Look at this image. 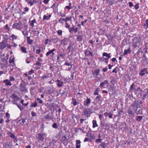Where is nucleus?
Here are the masks:
<instances>
[{
	"instance_id": "f257e3e1",
	"label": "nucleus",
	"mask_w": 148,
	"mask_h": 148,
	"mask_svg": "<svg viewBox=\"0 0 148 148\" xmlns=\"http://www.w3.org/2000/svg\"><path fill=\"white\" fill-rule=\"evenodd\" d=\"M136 42H134L133 43V46L135 48H139L142 45V42L141 41V38L140 37H136Z\"/></svg>"
},
{
	"instance_id": "f03ea898",
	"label": "nucleus",
	"mask_w": 148,
	"mask_h": 148,
	"mask_svg": "<svg viewBox=\"0 0 148 148\" xmlns=\"http://www.w3.org/2000/svg\"><path fill=\"white\" fill-rule=\"evenodd\" d=\"M45 135V133H39L37 135V136L36 138L39 142H43L44 140V136Z\"/></svg>"
},
{
	"instance_id": "7ed1b4c3",
	"label": "nucleus",
	"mask_w": 148,
	"mask_h": 148,
	"mask_svg": "<svg viewBox=\"0 0 148 148\" xmlns=\"http://www.w3.org/2000/svg\"><path fill=\"white\" fill-rule=\"evenodd\" d=\"M68 139L65 136H62L61 139V142L65 146H66L68 143Z\"/></svg>"
},
{
	"instance_id": "20e7f679",
	"label": "nucleus",
	"mask_w": 148,
	"mask_h": 148,
	"mask_svg": "<svg viewBox=\"0 0 148 148\" xmlns=\"http://www.w3.org/2000/svg\"><path fill=\"white\" fill-rule=\"evenodd\" d=\"M110 53H106L104 52L103 54V57H106V58H105V61L106 64H107L108 61V59L111 57L110 56Z\"/></svg>"
},
{
	"instance_id": "39448f33",
	"label": "nucleus",
	"mask_w": 148,
	"mask_h": 148,
	"mask_svg": "<svg viewBox=\"0 0 148 148\" xmlns=\"http://www.w3.org/2000/svg\"><path fill=\"white\" fill-rule=\"evenodd\" d=\"M22 24L21 23L19 22V23H14L12 25L13 28H16L18 29H20L22 27L21 25Z\"/></svg>"
},
{
	"instance_id": "423d86ee",
	"label": "nucleus",
	"mask_w": 148,
	"mask_h": 148,
	"mask_svg": "<svg viewBox=\"0 0 148 148\" xmlns=\"http://www.w3.org/2000/svg\"><path fill=\"white\" fill-rule=\"evenodd\" d=\"M7 41L3 40L0 42V48L1 49H5L6 47L7 44Z\"/></svg>"
},
{
	"instance_id": "0eeeda50",
	"label": "nucleus",
	"mask_w": 148,
	"mask_h": 148,
	"mask_svg": "<svg viewBox=\"0 0 148 148\" xmlns=\"http://www.w3.org/2000/svg\"><path fill=\"white\" fill-rule=\"evenodd\" d=\"M83 115H87L92 113V110L90 109H85L83 111Z\"/></svg>"
},
{
	"instance_id": "6e6552de",
	"label": "nucleus",
	"mask_w": 148,
	"mask_h": 148,
	"mask_svg": "<svg viewBox=\"0 0 148 148\" xmlns=\"http://www.w3.org/2000/svg\"><path fill=\"white\" fill-rule=\"evenodd\" d=\"M52 76L51 73H46L41 77L42 79H45L49 78Z\"/></svg>"
},
{
	"instance_id": "1a4fd4ad",
	"label": "nucleus",
	"mask_w": 148,
	"mask_h": 148,
	"mask_svg": "<svg viewBox=\"0 0 148 148\" xmlns=\"http://www.w3.org/2000/svg\"><path fill=\"white\" fill-rule=\"evenodd\" d=\"M84 53L85 55L92 57L93 56L92 53L90 52L88 49L85 51Z\"/></svg>"
},
{
	"instance_id": "9d476101",
	"label": "nucleus",
	"mask_w": 148,
	"mask_h": 148,
	"mask_svg": "<svg viewBox=\"0 0 148 148\" xmlns=\"http://www.w3.org/2000/svg\"><path fill=\"white\" fill-rule=\"evenodd\" d=\"M91 102V100L90 98H87L86 100L84 101V105L88 106H89Z\"/></svg>"
},
{
	"instance_id": "9b49d317",
	"label": "nucleus",
	"mask_w": 148,
	"mask_h": 148,
	"mask_svg": "<svg viewBox=\"0 0 148 148\" xmlns=\"http://www.w3.org/2000/svg\"><path fill=\"white\" fill-rule=\"evenodd\" d=\"M109 81L108 80H105L104 82H102L100 83L99 86L101 88H103L104 86L106 84H108Z\"/></svg>"
},
{
	"instance_id": "f8f14e48",
	"label": "nucleus",
	"mask_w": 148,
	"mask_h": 148,
	"mask_svg": "<svg viewBox=\"0 0 148 148\" xmlns=\"http://www.w3.org/2000/svg\"><path fill=\"white\" fill-rule=\"evenodd\" d=\"M143 54V51L141 50V49H138L136 53L137 55L139 58L142 57Z\"/></svg>"
},
{
	"instance_id": "ddd939ff",
	"label": "nucleus",
	"mask_w": 148,
	"mask_h": 148,
	"mask_svg": "<svg viewBox=\"0 0 148 148\" xmlns=\"http://www.w3.org/2000/svg\"><path fill=\"white\" fill-rule=\"evenodd\" d=\"M3 82L5 84V85L6 86H11L12 85L8 79H6L4 80L3 81Z\"/></svg>"
},
{
	"instance_id": "4468645a",
	"label": "nucleus",
	"mask_w": 148,
	"mask_h": 148,
	"mask_svg": "<svg viewBox=\"0 0 148 148\" xmlns=\"http://www.w3.org/2000/svg\"><path fill=\"white\" fill-rule=\"evenodd\" d=\"M61 41L63 44L64 45H67L69 42V39L68 38H65L61 40Z\"/></svg>"
},
{
	"instance_id": "2eb2a0df",
	"label": "nucleus",
	"mask_w": 148,
	"mask_h": 148,
	"mask_svg": "<svg viewBox=\"0 0 148 148\" xmlns=\"http://www.w3.org/2000/svg\"><path fill=\"white\" fill-rule=\"evenodd\" d=\"M27 43L32 45L34 42V40L33 39L30 40V37L28 36L27 37Z\"/></svg>"
},
{
	"instance_id": "dca6fc26",
	"label": "nucleus",
	"mask_w": 148,
	"mask_h": 148,
	"mask_svg": "<svg viewBox=\"0 0 148 148\" xmlns=\"http://www.w3.org/2000/svg\"><path fill=\"white\" fill-rule=\"evenodd\" d=\"M59 40V39L58 38V37H56L54 38L51 39L50 40H49V42H53L54 44H56L58 42Z\"/></svg>"
},
{
	"instance_id": "f3484780",
	"label": "nucleus",
	"mask_w": 148,
	"mask_h": 148,
	"mask_svg": "<svg viewBox=\"0 0 148 148\" xmlns=\"http://www.w3.org/2000/svg\"><path fill=\"white\" fill-rule=\"evenodd\" d=\"M56 81L57 86L58 87H62L63 85V82L59 80H57Z\"/></svg>"
},
{
	"instance_id": "a211bd4d",
	"label": "nucleus",
	"mask_w": 148,
	"mask_h": 148,
	"mask_svg": "<svg viewBox=\"0 0 148 148\" xmlns=\"http://www.w3.org/2000/svg\"><path fill=\"white\" fill-rule=\"evenodd\" d=\"M76 148H80L81 147V141L79 140H76Z\"/></svg>"
},
{
	"instance_id": "6ab92c4d",
	"label": "nucleus",
	"mask_w": 148,
	"mask_h": 148,
	"mask_svg": "<svg viewBox=\"0 0 148 148\" xmlns=\"http://www.w3.org/2000/svg\"><path fill=\"white\" fill-rule=\"evenodd\" d=\"M131 51L130 49V48H129L127 49H125L124 50V52L123 54L124 55H126L128 53H129L130 54L131 53Z\"/></svg>"
},
{
	"instance_id": "aec40b11",
	"label": "nucleus",
	"mask_w": 148,
	"mask_h": 148,
	"mask_svg": "<svg viewBox=\"0 0 148 148\" xmlns=\"http://www.w3.org/2000/svg\"><path fill=\"white\" fill-rule=\"evenodd\" d=\"M128 113L131 116H134V114L132 110L130 108L127 110Z\"/></svg>"
},
{
	"instance_id": "412c9836",
	"label": "nucleus",
	"mask_w": 148,
	"mask_h": 148,
	"mask_svg": "<svg viewBox=\"0 0 148 148\" xmlns=\"http://www.w3.org/2000/svg\"><path fill=\"white\" fill-rule=\"evenodd\" d=\"M83 39V36L81 35H78L77 36V40L78 42L82 41Z\"/></svg>"
},
{
	"instance_id": "4be33fe9",
	"label": "nucleus",
	"mask_w": 148,
	"mask_h": 148,
	"mask_svg": "<svg viewBox=\"0 0 148 148\" xmlns=\"http://www.w3.org/2000/svg\"><path fill=\"white\" fill-rule=\"evenodd\" d=\"M9 136L11 138L14 139H17V138L11 132H8V133Z\"/></svg>"
},
{
	"instance_id": "5701e85b",
	"label": "nucleus",
	"mask_w": 148,
	"mask_h": 148,
	"mask_svg": "<svg viewBox=\"0 0 148 148\" xmlns=\"http://www.w3.org/2000/svg\"><path fill=\"white\" fill-rule=\"evenodd\" d=\"M44 118L46 119H52L53 118V116L51 115L50 114H48L45 116Z\"/></svg>"
},
{
	"instance_id": "b1692460",
	"label": "nucleus",
	"mask_w": 148,
	"mask_h": 148,
	"mask_svg": "<svg viewBox=\"0 0 148 148\" xmlns=\"http://www.w3.org/2000/svg\"><path fill=\"white\" fill-rule=\"evenodd\" d=\"M93 125L92 127L93 128H95L97 127L98 126L97 124V121L95 120H93L92 122Z\"/></svg>"
},
{
	"instance_id": "393cba45",
	"label": "nucleus",
	"mask_w": 148,
	"mask_h": 148,
	"mask_svg": "<svg viewBox=\"0 0 148 148\" xmlns=\"http://www.w3.org/2000/svg\"><path fill=\"white\" fill-rule=\"evenodd\" d=\"M135 84L134 83L131 85L130 88V90L131 91H133L135 90Z\"/></svg>"
},
{
	"instance_id": "a878e982",
	"label": "nucleus",
	"mask_w": 148,
	"mask_h": 148,
	"mask_svg": "<svg viewBox=\"0 0 148 148\" xmlns=\"http://www.w3.org/2000/svg\"><path fill=\"white\" fill-rule=\"evenodd\" d=\"M21 49L23 53H26L27 52L26 48L22 46L21 47Z\"/></svg>"
},
{
	"instance_id": "bb28decb",
	"label": "nucleus",
	"mask_w": 148,
	"mask_h": 148,
	"mask_svg": "<svg viewBox=\"0 0 148 148\" xmlns=\"http://www.w3.org/2000/svg\"><path fill=\"white\" fill-rule=\"evenodd\" d=\"M73 45L72 44V43L70 42L69 44V46L67 48V49L69 50V53L71 51V47H72Z\"/></svg>"
},
{
	"instance_id": "cd10ccee",
	"label": "nucleus",
	"mask_w": 148,
	"mask_h": 148,
	"mask_svg": "<svg viewBox=\"0 0 148 148\" xmlns=\"http://www.w3.org/2000/svg\"><path fill=\"white\" fill-rule=\"evenodd\" d=\"M71 103L74 106H76L77 104V102L75 99H72V102H71Z\"/></svg>"
},
{
	"instance_id": "c85d7f7f",
	"label": "nucleus",
	"mask_w": 148,
	"mask_h": 148,
	"mask_svg": "<svg viewBox=\"0 0 148 148\" xmlns=\"http://www.w3.org/2000/svg\"><path fill=\"white\" fill-rule=\"evenodd\" d=\"M100 91V89L99 88H96L94 94L95 95H99V92Z\"/></svg>"
},
{
	"instance_id": "c756f323",
	"label": "nucleus",
	"mask_w": 148,
	"mask_h": 148,
	"mask_svg": "<svg viewBox=\"0 0 148 148\" xmlns=\"http://www.w3.org/2000/svg\"><path fill=\"white\" fill-rule=\"evenodd\" d=\"M72 17L70 16L69 17H66L65 18H64V21L66 22L67 21H71Z\"/></svg>"
},
{
	"instance_id": "7c9ffc66",
	"label": "nucleus",
	"mask_w": 148,
	"mask_h": 148,
	"mask_svg": "<svg viewBox=\"0 0 148 148\" xmlns=\"http://www.w3.org/2000/svg\"><path fill=\"white\" fill-rule=\"evenodd\" d=\"M75 29V26L74 25H73V27L70 28L69 29V32L70 33H72L73 31L74 32Z\"/></svg>"
},
{
	"instance_id": "2f4dec72",
	"label": "nucleus",
	"mask_w": 148,
	"mask_h": 148,
	"mask_svg": "<svg viewBox=\"0 0 148 148\" xmlns=\"http://www.w3.org/2000/svg\"><path fill=\"white\" fill-rule=\"evenodd\" d=\"M136 108H140L142 106V105H140L138 101H136Z\"/></svg>"
},
{
	"instance_id": "473e14b6",
	"label": "nucleus",
	"mask_w": 148,
	"mask_h": 148,
	"mask_svg": "<svg viewBox=\"0 0 148 148\" xmlns=\"http://www.w3.org/2000/svg\"><path fill=\"white\" fill-rule=\"evenodd\" d=\"M143 54H142V57L143 58V60H146L147 59V57L146 55L145 52H144L143 51Z\"/></svg>"
},
{
	"instance_id": "72a5a7b5",
	"label": "nucleus",
	"mask_w": 148,
	"mask_h": 148,
	"mask_svg": "<svg viewBox=\"0 0 148 148\" xmlns=\"http://www.w3.org/2000/svg\"><path fill=\"white\" fill-rule=\"evenodd\" d=\"M142 117L141 116H137L136 117V121L139 122L142 120Z\"/></svg>"
},
{
	"instance_id": "f704fd0d",
	"label": "nucleus",
	"mask_w": 148,
	"mask_h": 148,
	"mask_svg": "<svg viewBox=\"0 0 148 148\" xmlns=\"http://www.w3.org/2000/svg\"><path fill=\"white\" fill-rule=\"evenodd\" d=\"M37 106V103L36 102H35L34 103H32L31 105V106L32 107H36Z\"/></svg>"
},
{
	"instance_id": "c9c22d12",
	"label": "nucleus",
	"mask_w": 148,
	"mask_h": 148,
	"mask_svg": "<svg viewBox=\"0 0 148 148\" xmlns=\"http://www.w3.org/2000/svg\"><path fill=\"white\" fill-rule=\"evenodd\" d=\"M49 19L48 16H46L45 15L43 16V20H47L48 21Z\"/></svg>"
},
{
	"instance_id": "e433bc0d",
	"label": "nucleus",
	"mask_w": 148,
	"mask_h": 148,
	"mask_svg": "<svg viewBox=\"0 0 148 148\" xmlns=\"http://www.w3.org/2000/svg\"><path fill=\"white\" fill-rule=\"evenodd\" d=\"M52 127L55 129H57L58 128V126L57 124L56 123H54L52 125Z\"/></svg>"
},
{
	"instance_id": "4c0bfd02",
	"label": "nucleus",
	"mask_w": 148,
	"mask_h": 148,
	"mask_svg": "<svg viewBox=\"0 0 148 148\" xmlns=\"http://www.w3.org/2000/svg\"><path fill=\"white\" fill-rule=\"evenodd\" d=\"M10 37L12 38V40H15L17 38V36L14 34H12Z\"/></svg>"
},
{
	"instance_id": "58836bf2",
	"label": "nucleus",
	"mask_w": 148,
	"mask_h": 148,
	"mask_svg": "<svg viewBox=\"0 0 148 148\" xmlns=\"http://www.w3.org/2000/svg\"><path fill=\"white\" fill-rule=\"evenodd\" d=\"M57 33L59 36H61L62 34V30L60 29L57 31Z\"/></svg>"
},
{
	"instance_id": "ea45409f",
	"label": "nucleus",
	"mask_w": 148,
	"mask_h": 148,
	"mask_svg": "<svg viewBox=\"0 0 148 148\" xmlns=\"http://www.w3.org/2000/svg\"><path fill=\"white\" fill-rule=\"evenodd\" d=\"M101 96L100 95H98L95 98L98 101H100L101 100Z\"/></svg>"
},
{
	"instance_id": "a19ab883",
	"label": "nucleus",
	"mask_w": 148,
	"mask_h": 148,
	"mask_svg": "<svg viewBox=\"0 0 148 148\" xmlns=\"http://www.w3.org/2000/svg\"><path fill=\"white\" fill-rule=\"evenodd\" d=\"M14 58L13 57L12 58V59L11 58H10L9 60V63L11 64L12 63H13L14 62Z\"/></svg>"
},
{
	"instance_id": "79ce46f5",
	"label": "nucleus",
	"mask_w": 148,
	"mask_h": 148,
	"mask_svg": "<svg viewBox=\"0 0 148 148\" xmlns=\"http://www.w3.org/2000/svg\"><path fill=\"white\" fill-rule=\"evenodd\" d=\"M9 79H10L9 80L10 81V82H12V81H15V79L14 77H13L12 76H10L9 77Z\"/></svg>"
},
{
	"instance_id": "37998d69",
	"label": "nucleus",
	"mask_w": 148,
	"mask_h": 148,
	"mask_svg": "<svg viewBox=\"0 0 148 148\" xmlns=\"http://www.w3.org/2000/svg\"><path fill=\"white\" fill-rule=\"evenodd\" d=\"M100 70L99 69H97L95 70V73L96 74V75L97 76L98 73H99Z\"/></svg>"
},
{
	"instance_id": "c03bdc74",
	"label": "nucleus",
	"mask_w": 148,
	"mask_h": 148,
	"mask_svg": "<svg viewBox=\"0 0 148 148\" xmlns=\"http://www.w3.org/2000/svg\"><path fill=\"white\" fill-rule=\"evenodd\" d=\"M16 105H17L18 108L20 109L21 111H22L23 110L20 104H16Z\"/></svg>"
},
{
	"instance_id": "a18cd8bd",
	"label": "nucleus",
	"mask_w": 148,
	"mask_h": 148,
	"mask_svg": "<svg viewBox=\"0 0 148 148\" xmlns=\"http://www.w3.org/2000/svg\"><path fill=\"white\" fill-rule=\"evenodd\" d=\"M137 114H142V111L141 109H140L138 110L136 112Z\"/></svg>"
},
{
	"instance_id": "49530a36",
	"label": "nucleus",
	"mask_w": 148,
	"mask_h": 148,
	"mask_svg": "<svg viewBox=\"0 0 148 148\" xmlns=\"http://www.w3.org/2000/svg\"><path fill=\"white\" fill-rule=\"evenodd\" d=\"M36 99L37 101H38V103H40L42 104L43 103V101L40 98H37Z\"/></svg>"
},
{
	"instance_id": "de8ad7c7",
	"label": "nucleus",
	"mask_w": 148,
	"mask_h": 148,
	"mask_svg": "<svg viewBox=\"0 0 148 148\" xmlns=\"http://www.w3.org/2000/svg\"><path fill=\"white\" fill-rule=\"evenodd\" d=\"M63 21H64V18H60L58 20V22L60 23H62V24L63 23Z\"/></svg>"
},
{
	"instance_id": "09e8293b",
	"label": "nucleus",
	"mask_w": 148,
	"mask_h": 148,
	"mask_svg": "<svg viewBox=\"0 0 148 148\" xmlns=\"http://www.w3.org/2000/svg\"><path fill=\"white\" fill-rule=\"evenodd\" d=\"M4 28L5 29H7L9 31L10 30V28L8 27V24H6V25H5L4 27Z\"/></svg>"
},
{
	"instance_id": "8fccbe9b",
	"label": "nucleus",
	"mask_w": 148,
	"mask_h": 148,
	"mask_svg": "<svg viewBox=\"0 0 148 148\" xmlns=\"http://www.w3.org/2000/svg\"><path fill=\"white\" fill-rule=\"evenodd\" d=\"M139 3H137L136 5L134 6V7L136 10L138 9L139 8Z\"/></svg>"
},
{
	"instance_id": "3c124183",
	"label": "nucleus",
	"mask_w": 148,
	"mask_h": 148,
	"mask_svg": "<svg viewBox=\"0 0 148 148\" xmlns=\"http://www.w3.org/2000/svg\"><path fill=\"white\" fill-rule=\"evenodd\" d=\"M24 11H25V12H27L29 11V9L28 7H26L24 8Z\"/></svg>"
},
{
	"instance_id": "603ef678",
	"label": "nucleus",
	"mask_w": 148,
	"mask_h": 148,
	"mask_svg": "<svg viewBox=\"0 0 148 148\" xmlns=\"http://www.w3.org/2000/svg\"><path fill=\"white\" fill-rule=\"evenodd\" d=\"M28 4H29L31 6H32L34 5V3H33V2L31 0H30L28 2Z\"/></svg>"
},
{
	"instance_id": "864d4df0",
	"label": "nucleus",
	"mask_w": 148,
	"mask_h": 148,
	"mask_svg": "<svg viewBox=\"0 0 148 148\" xmlns=\"http://www.w3.org/2000/svg\"><path fill=\"white\" fill-rule=\"evenodd\" d=\"M34 70L33 69H31L30 71H29L28 72V74L29 75H31L32 74L34 73Z\"/></svg>"
},
{
	"instance_id": "5fc2aeb1",
	"label": "nucleus",
	"mask_w": 148,
	"mask_h": 148,
	"mask_svg": "<svg viewBox=\"0 0 148 148\" xmlns=\"http://www.w3.org/2000/svg\"><path fill=\"white\" fill-rule=\"evenodd\" d=\"M65 27L66 28H68L69 29L70 28H69V25L67 23H66L65 24Z\"/></svg>"
},
{
	"instance_id": "6e6d98bb",
	"label": "nucleus",
	"mask_w": 148,
	"mask_h": 148,
	"mask_svg": "<svg viewBox=\"0 0 148 148\" xmlns=\"http://www.w3.org/2000/svg\"><path fill=\"white\" fill-rule=\"evenodd\" d=\"M51 53L52 54V52L51 50H49L48 52L46 54V55L47 56H48Z\"/></svg>"
},
{
	"instance_id": "4d7b16f0",
	"label": "nucleus",
	"mask_w": 148,
	"mask_h": 148,
	"mask_svg": "<svg viewBox=\"0 0 148 148\" xmlns=\"http://www.w3.org/2000/svg\"><path fill=\"white\" fill-rule=\"evenodd\" d=\"M31 114L32 116L33 117L36 116V113L35 112H31Z\"/></svg>"
},
{
	"instance_id": "13d9d810",
	"label": "nucleus",
	"mask_w": 148,
	"mask_h": 148,
	"mask_svg": "<svg viewBox=\"0 0 148 148\" xmlns=\"http://www.w3.org/2000/svg\"><path fill=\"white\" fill-rule=\"evenodd\" d=\"M81 94L80 92H78L77 93V97L78 98H79L81 97Z\"/></svg>"
},
{
	"instance_id": "bf43d9fd",
	"label": "nucleus",
	"mask_w": 148,
	"mask_h": 148,
	"mask_svg": "<svg viewBox=\"0 0 148 148\" xmlns=\"http://www.w3.org/2000/svg\"><path fill=\"white\" fill-rule=\"evenodd\" d=\"M129 6L130 7H132L134 6L133 3L131 2H129Z\"/></svg>"
},
{
	"instance_id": "052dcab7",
	"label": "nucleus",
	"mask_w": 148,
	"mask_h": 148,
	"mask_svg": "<svg viewBox=\"0 0 148 148\" xmlns=\"http://www.w3.org/2000/svg\"><path fill=\"white\" fill-rule=\"evenodd\" d=\"M102 140V139L101 138H99L98 139H97L96 140V142L97 143H99V142H101Z\"/></svg>"
},
{
	"instance_id": "680f3d73",
	"label": "nucleus",
	"mask_w": 148,
	"mask_h": 148,
	"mask_svg": "<svg viewBox=\"0 0 148 148\" xmlns=\"http://www.w3.org/2000/svg\"><path fill=\"white\" fill-rule=\"evenodd\" d=\"M50 1V0H44L43 2L46 4L48 3V2Z\"/></svg>"
},
{
	"instance_id": "e2e57ef3",
	"label": "nucleus",
	"mask_w": 148,
	"mask_h": 148,
	"mask_svg": "<svg viewBox=\"0 0 148 148\" xmlns=\"http://www.w3.org/2000/svg\"><path fill=\"white\" fill-rule=\"evenodd\" d=\"M65 8L68 9L69 10L72 8V7L71 6V7H70L69 6H65Z\"/></svg>"
},
{
	"instance_id": "0e129e2a",
	"label": "nucleus",
	"mask_w": 148,
	"mask_h": 148,
	"mask_svg": "<svg viewBox=\"0 0 148 148\" xmlns=\"http://www.w3.org/2000/svg\"><path fill=\"white\" fill-rule=\"evenodd\" d=\"M99 118L100 120H101L102 119H103V115L102 114H99Z\"/></svg>"
},
{
	"instance_id": "69168bd1",
	"label": "nucleus",
	"mask_w": 148,
	"mask_h": 148,
	"mask_svg": "<svg viewBox=\"0 0 148 148\" xmlns=\"http://www.w3.org/2000/svg\"><path fill=\"white\" fill-rule=\"evenodd\" d=\"M25 119H21L20 120V121H21V123L23 124L25 122Z\"/></svg>"
},
{
	"instance_id": "338daca9",
	"label": "nucleus",
	"mask_w": 148,
	"mask_h": 148,
	"mask_svg": "<svg viewBox=\"0 0 148 148\" xmlns=\"http://www.w3.org/2000/svg\"><path fill=\"white\" fill-rule=\"evenodd\" d=\"M108 3L111 5H112L113 4H114V3L112 1H110V2H109Z\"/></svg>"
},
{
	"instance_id": "774afa93",
	"label": "nucleus",
	"mask_w": 148,
	"mask_h": 148,
	"mask_svg": "<svg viewBox=\"0 0 148 148\" xmlns=\"http://www.w3.org/2000/svg\"><path fill=\"white\" fill-rule=\"evenodd\" d=\"M78 28L77 27L75 28L74 32L75 33L78 32Z\"/></svg>"
}]
</instances>
